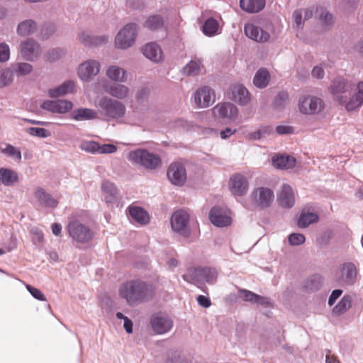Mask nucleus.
Wrapping results in <instances>:
<instances>
[{
	"instance_id": "3c124183",
	"label": "nucleus",
	"mask_w": 363,
	"mask_h": 363,
	"mask_svg": "<svg viewBox=\"0 0 363 363\" xmlns=\"http://www.w3.org/2000/svg\"><path fill=\"white\" fill-rule=\"evenodd\" d=\"M289 242L291 245H299L303 244L305 240V236L301 233H291L289 238Z\"/></svg>"
},
{
	"instance_id": "79ce46f5",
	"label": "nucleus",
	"mask_w": 363,
	"mask_h": 363,
	"mask_svg": "<svg viewBox=\"0 0 363 363\" xmlns=\"http://www.w3.org/2000/svg\"><path fill=\"white\" fill-rule=\"evenodd\" d=\"M163 18L160 15L149 16L144 23V26L150 30H157L163 26Z\"/></svg>"
},
{
	"instance_id": "f8f14e48",
	"label": "nucleus",
	"mask_w": 363,
	"mask_h": 363,
	"mask_svg": "<svg viewBox=\"0 0 363 363\" xmlns=\"http://www.w3.org/2000/svg\"><path fill=\"white\" fill-rule=\"evenodd\" d=\"M167 177L173 184L182 186L186 180V169L181 163H172L168 168Z\"/></svg>"
},
{
	"instance_id": "a19ab883",
	"label": "nucleus",
	"mask_w": 363,
	"mask_h": 363,
	"mask_svg": "<svg viewBox=\"0 0 363 363\" xmlns=\"http://www.w3.org/2000/svg\"><path fill=\"white\" fill-rule=\"evenodd\" d=\"M352 305V298L349 295L344 296L338 303L334 307L333 312L336 314H342L347 311Z\"/></svg>"
},
{
	"instance_id": "09e8293b",
	"label": "nucleus",
	"mask_w": 363,
	"mask_h": 363,
	"mask_svg": "<svg viewBox=\"0 0 363 363\" xmlns=\"http://www.w3.org/2000/svg\"><path fill=\"white\" fill-rule=\"evenodd\" d=\"M32 66L28 63H18L14 67V71L19 75H26L31 72Z\"/></svg>"
},
{
	"instance_id": "f257e3e1",
	"label": "nucleus",
	"mask_w": 363,
	"mask_h": 363,
	"mask_svg": "<svg viewBox=\"0 0 363 363\" xmlns=\"http://www.w3.org/2000/svg\"><path fill=\"white\" fill-rule=\"evenodd\" d=\"M353 84L350 82L339 78L330 86V93L335 101L345 106L347 111H353L363 104V82L357 84V92L352 95Z\"/></svg>"
},
{
	"instance_id": "9b49d317",
	"label": "nucleus",
	"mask_w": 363,
	"mask_h": 363,
	"mask_svg": "<svg viewBox=\"0 0 363 363\" xmlns=\"http://www.w3.org/2000/svg\"><path fill=\"white\" fill-rule=\"evenodd\" d=\"M228 186L233 195L242 196L247 193L249 183L244 175L235 174L230 177Z\"/></svg>"
},
{
	"instance_id": "20e7f679",
	"label": "nucleus",
	"mask_w": 363,
	"mask_h": 363,
	"mask_svg": "<svg viewBox=\"0 0 363 363\" xmlns=\"http://www.w3.org/2000/svg\"><path fill=\"white\" fill-rule=\"evenodd\" d=\"M297 106L299 112L303 115H318L324 110L325 102L316 96L304 94L299 97Z\"/></svg>"
},
{
	"instance_id": "a211bd4d",
	"label": "nucleus",
	"mask_w": 363,
	"mask_h": 363,
	"mask_svg": "<svg viewBox=\"0 0 363 363\" xmlns=\"http://www.w3.org/2000/svg\"><path fill=\"white\" fill-rule=\"evenodd\" d=\"M213 112L216 116L235 120L238 116V109L231 103H221L213 108Z\"/></svg>"
},
{
	"instance_id": "72a5a7b5",
	"label": "nucleus",
	"mask_w": 363,
	"mask_h": 363,
	"mask_svg": "<svg viewBox=\"0 0 363 363\" xmlns=\"http://www.w3.org/2000/svg\"><path fill=\"white\" fill-rule=\"evenodd\" d=\"M219 23L214 18L206 19L202 26L203 33L208 37L214 36L219 33Z\"/></svg>"
},
{
	"instance_id": "de8ad7c7",
	"label": "nucleus",
	"mask_w": 363,
	"mask_h": 363,
	"mask_svg": "<svg viewBox=\"0 0 363 363\" xmlns=\"http://www.w3.org/2000/svg\"><path fill=\"white\" fill-rule=\"evenodd\" d=\"M79 147L81 150L92 154L97 153L99 143L95 141H83L81 143Z\"/></svg>"
},
{
	"instance_id": "ddd939ff",
	"label": "nucleus",
	"mask_w": 363,
	"mask_h": 363,
	"mask_svg": "<svg viewBox=\"0 0 363 363\" xmlns=\"http://www.w3.org/2000/svg\"><path fill=\"white\" fill-rule=\"evenodd\" d=\"M99 62L89 60L79 66L78 76L83 81H89L99 72Z\"/></svg>"
},
{
	"instance_id": "423d86ee",
	"label": "nucleus",
	"mask_w": 363,
	"mask_h": 363,
	"mask_svg": "<svg viewBox=\"0 0 363 363\" xmlns=\"http://www.w3.org/2000/svg\"><path fill=\"white\" fill-rule=\"evenodd\" d=\"M99 106L105 116L111 118H121L125 113V107L121 102L106 96L100 99Z\"/></svg>"
},
{
	"instance_id": "6ab92c4d",
	"label": "nucleus",
	"mask_w": 363,
	"mask_h": 363,
	"mask_svg": "<svg viewBox=\"0 0 363 363\" xmlns=\"http://www.w3.org/2000/svg\"><path fill=\"white\" fill-rule=\"evenodd\" d=\"M244 31L249 38L258 43L267 42L270 38L267 32L252 23L245 24Z\"/></svg>"
},
{
	"instance_id": "393cba45",
	"label": "nucleus",
	"mask_w": 363,
	"mask_h": 363,
	"mask_svg": "<svg viewBox=\"0 0 363 363\" xmlns=\"http://www.w3.org/2000/svg\"><path fill=\"white\" fill-rule=\"evenodd\" d=\"M34 196L39 203L46 208H55L59 201L54 199L51 194L47 193L43 188L38 187L34 191Z\"/></svg>"
},
{
	"instance_id": "49530a36",
	"label": "nucleus",
	"mask_w": 363,
	"mask_h": 363,
	"mask_svg": "<svg viewBox=\"0 0 363 363\" xmlns=\"http://www.w3.org/2000/svg\"><path fill=\"white\" fill-rule=\"evenodd\" d=\"M13 82V72L4 69L0 72V87H4Z\"/></svg>"
},
{
	"instance_id": "69168bd1",
	"label": "nucleus",
	"mask_w": 363,
	"mask_h": 363,
	"mask_svg": "<svg viewBox=\"0 0 363 363\" xmlns=\"http://www.w3.org/2000/svg\"><path fill=\"white\" fill-rule=\"evenodd\" d=\"M325 362L326 363H340L339 359L335 356L330 354V352H328V353L326 354Z\"/></svg>"
},
{
	"instance_id": "bf43d9fd",
	"label": "nucleus",
	"mask_w": 363,
	"mask_h": 363,
	"mask_svg": "<svg viewBox=\"0 0 363 363\" xmlns=\"http://www.w3.org/2000/svg\"><path fill=\"white\" fill-rule=\"evenodd\" d=\"M303 13L302 10L295 11L293 13V18L296 26L300 27L304 21H302Z\"/></svg>"
},
{
	"instance_id": "8fccbe9b",
	"label": "nucleus",
	"mask_w": 363,
	"mask_h": 363,
	"mask_svg": "<svg viewBox=\"0 0 363 363\" xmlns=\"http://www.w3.org/2000/svg\"><path fill=\"white\" fill-rule=\"evenodd\" d=\"M27 133L30 135L40 138H47L49 136L48 131L43 128L31 127L27 129Z\"/></svg>"
},
{
	"instance_id": "e433bc0d",
	"label": "nucleus",
	"mask_w": 363,
	"mask_h": 363,
	"mask_svg": "<svg viewBox=\"0 0 363 363\" xmlns=\"http://www.w3.org/2000/svg\"><path fill=\"white\" fill-rule=\"evenodd\" d=\"M79 38L80 41L85 45H98L106 43L108 40L105 36H93L85 32L81 33L79 35Z\"/></svg>"
},
{
	"instance_id": "39448f33",
	"label": "nucleus",
	"mask_w": 363,
	"mask_h": 363,
	"mask_svg": "<svg viewBox=\"0 0 363 363\" xmlns=\"http://www.w3.org/2000/svg\"><path fill=\"white\" fill-rule=\"evenodd\" d=\"M67 230L73 241L80 244L89 242L94 235V232L88 225L83 224L78 220L69 221Z\"/></svg>"
},
{
	"instance_id": "58836bf2",
	"label": "nucleus",
	"mask_w": 363,
	"mask_h": 363,
	"mask_svg": "<svg viewBox=\"0 0 363 363\" xmlns=\"http://www.w3.org/2000/svg\"><path fill=\"white\" fill-rule=\"evenodd\" d=\"M270 75L266 69H259L253 79L254 84L258 88H264L269 84Z\"/></svg>"
},
{
	"instance_id": "c9c22d12",
	"label": "nucleus",
	"mask_w": 363,
	"mask_h": 363,
	"mask_svg": "<svg viewBox=\"0 0 363 363\" xmlns=\"http://www.w3.org/2000/svg\"><path fill=\"white\" fill-rule=\"evenodd\" d=\"M202 69H203V65L201 60L194 59L184 67L183 72L188 76H196L201 73Z\"/></svg>"
},
{
	"instance_id": "a878e982",
	"label": "nucleus",
	"mask_w": 363,
	"mask_h": 363,
	"mask_svg": "<svg viewBox=\"0 0 363 363\" xmlns=\"http://www.w3.org/2000/svg\"><path fill=\"white\" fill-rule=\"evenodd\" d=\"M232 99L240 105H246L250 100L247 89L241 84H235L231 89Z\"/></svg>"
},
{
	"instance_id": "e2e57ef3",
	"label": "nucleus",
	"mask_w": 363,
	"mask_h": 363,
	"mask_svg": "<svg viewBox=\"0 0 363 363\" xmlns=\"http://www.w3.org/2000/svg\"><path fill=\"white\" fill-rule=\"evenodd\" d=\"M236 133V130H233L231 128H227L224 130L221 131L220 135L221 138L223 139H227L230 135L235 134Z\"/></svg>"
},
{
	"instance_id": "f03ea898",
	"label": "nucleus",
	"mask_w": 363,
	"mask_h": 363,
	"mask_svg": "<svg viewBox=\"0 0 363 363\" xmlns=\"http://www.w3.org/2000/svg\"><path fill=\"white\" fill-rule=\"evenodd\" d=\"M118 293L129 305H135L151 300L155 296V289L143 280L133 279L123 283Z\"/></svg>"
},
{
	"instance_id": "dca6fc26",
	"label": "nucleus",
	"mask_w": 363,
	"mask_h": 363,
	"mask_svg": "<svg viewBox=\"0 0 363 363\" xmlns=\"http://www.w3.org/2000/svg\"><path fill=\"white\" fill-rule=\"evenodd\" d=\"M73 107L71 101L64 99L47 100L43 102L42 108L48 111L58 113H65Z\"/></svg>"
},
{
	"instance_id": "cd10ccee",
	"label": "nucleus",
	"mask_w": 363,
	"mask_h": 363,
	"mask_svg": "<svg viewBox=\"0 0 363 363\" xmlns=\"http://www.w3.org/2000/svg\"><path fill=\"white\" fill-rule=\"evenodd\" d=\"M107 77L113 82H125L127 81V72L116 65H111L106 70Z\"/></svg>"
},
{
	"instance_id": "6e6552de",
	"label": "nucleus",
	"mask_w": 363,
	"mask_h": 363,
	"mask_svg": "<svg viewBox=\"0 0 363 363\" xmlns=\"http://www.w3.org/2000/svg\"><path fill=\"white\" fill-rule=\"evenodd\" d=\"M250 198L256 207L264 209L270 206L274 195L273 191L269 188L258 187L252 191Z\"/></svg>"
},
{
	"instance_id": "5fc2aeb1",
	"label": "nucleus",
	"mask_w": 363,
	"mask_h": 363,
	"mask_svg": "<svg viewBox=\"0 0 363 363\" xmlns=\"http://www.w3.org/2000/svg\"><path fill=\"white\" fill-rule=\"evenodd\" d=\"M10 49L7 44H0V61L6 62L9 59Z\"/></svg>"
},
{
	"instance_id": "680f3d73",
	"label": "nucleus",
	"mask_w": 363,
	"mask_h": 363,
	"mask_svg": "<svg viewBox=\"0 0 363 363\" xmlns=\"http://www.w3.org/2000/svg\"><path fill=\"white\" fill-rule=\"evenodd\" d=\"M311 73L313 77L317 79H322L324 76L323 69L320 66H315Z\"/></svg>"
},
{
	"instance_id": "ea45409f",
	"label": "nucleus",
	"mask_w": 363,
	"mask_h": 363,
	"mask_svg": "<svg viewBox=\"0 0 363 363\" xmlns=\"http://www.w3.org/2000/svg\"><path fill=\"white\" fill-rule=\"evenodd\" d=\"M36 23L32 20H26L18 24L17 32L21 36L31 35L36 30Z\"/></svg>"
},
{
	"instance_id": "473e14b6",
	"label": "nucleus",
	"mask_w": 363,
	"mask_h": 363,
	"mask_svg": "<svg viewBox=\"0 0 363 363\" xmlns=\"http://www.w3.org/2000/svg\"><path fill=\"white\" fill-rule=\"evenodd\" d=\"M273 165L279 169H291L296 165V159L291 156H275L272 159Z\"/></svg>"
},
{
	"instance_id": "052dcab7",
	"label": "nucleus",
	"mask_w": 363,
	"mask_h": 363,
	"mask_svg": "<svg viewBox=\"0 0 363 363\" xmlns=\"http://www.w3.org/2000/svg\"><path fill=\"white\" fill-rule=\"evenodd\" d=\"M199 304L204 308H208L211 305V300L203 295H199L196 298Z\"/></svg>"
},
{
	"instance_id": "13d9d810",
	"label": "nucleus",
	"mask_w": 363,
	"mask_h": 363,
	"mask_svg": "<svg viewBox=\"0 0 363 363\" xmlns=\"http://www.w3.org/2000/svg\"><path fill=\"white\" fill-rule=\"evenodd\" d=\"M342 291L340 289H335L333 291L328 299V304L332 306L336 300L342 295Z\"/></svg>"
},
{
	"instance_id": "4d7b16f0",
	"label": "nucleus",
	"mask_w": 363,
	"mask_h": 363,
	"mask_svg": "<svg viewBox=\"0 0 363 363\" xmlns=\"http://www.w3.org/2000/svg\"><path fill=\"white\" fill-rule=\"evenodd\" d=\"M276 130L279 135L291 134L294 133V128L289 125H278Z\"/></svg>"
},
{
	"instance_id": "5701e85b",
	"label": "nucleus",
	"mask_w": 363,
	"mask_h": 363,
	"mask_svg": "<svg viewBox=\"0 0 363 363\" xmlns=\"http://www.w3.org/2000/svg\"><path fill=\"white\" fill-rule=\"evenodd\" d=\"M143 55L155 62H159L164 58L161 48L155 43H149L145 45L142 48Z\"/></svg>"
},
{
	"instance_id": "aec40b11",
	"label": "nucleus",
	"mask_w": 363,
	"mask_h": 363,
	"mask_svg": "<svg viewBox=\"0 0 363 363\" xmlns=\"http://www.w3.org/2000/svg\"><path fill=\"white\" fill-rule=\"evenodd\" d=\"M279 204L286 208H291L295 203V196L292 188L288 184H284L277 196Z\"/></svg>"
},
{
	"instance_id": "2f4dec72",
	"label": "nucleus",
	"mask_w": 363,
	"mask_h": 363,
	"mask_svg": "<svg viewBox=\"0 0 363 363\" xmlns=\"http://www.w3.org/2000/svg\"><path fill=\"white\" fill-rule=\"evenodd\" d=\"M75 89V84L73 81H67L58 87L50 89L49 95L51 97H58L68 93H72Z\"/></svg>"
},
{
	"instance_id": "603ef678",
	"label": "nucleus",
	"mask_w": 363,
	"mask_h": 363,
	"mask_svg": "<svg viewBox=\"0 0 363 363\" xmlns=\"http://www.w3.org/2000/svg\"><path fill=\"white\" fill-rule=\"evenodd\" d=\"M117 150V147L116 145L112 144H104L100 145L99 144V150H97V153L99 154H111L116 152Z\"/></svg>"
},
{
	"instance_id": "1a4fd4ad",
	"label": "nucleus",
	"mask_w": 363,
	"mask_h": 363,
	"mask_svg": "<svg viewBox=\"0 0 363 363\" xmlns=\"http://www.w3.org/2000/svg\"><path fill=\"white\" fill-rule=\"evenodd\" d=\"M189 221V215L186 211L180 210L172 215L171 225L174 231L186 238L191 233Z\"/></svg>"
},
{
	"instance_id": "4be33fe9",
	"label": "nucleus",
	"mask_w": 363,
	"mask_h": 363,
	"mask_svg": "<svg viewBox=\"0 0 363 363\" xmlns=\"http://www.w3.org/2000/svg\"><path fill=\"white\" fill-rule=\"evenodd\" d=\"M150 323L153 330L158 334L165 333L172 327L170 319L157 314L152 316Z\"/></svg>"
},
{
	"instance_id": "a18cd8bd",
	"label": "nucleus",
	"mask_w": 363,
	"mask_h": 363,
	"mask_svg": "<svg viewBox=\"0 0 363 363\" xmlns=\"http://www.w3.org/2000/svg\"><path fill=\"white\" fill-rule=\"evenodd\" d=\"M315 15L318 16L319 19L325 25H330L333 23L332 14L322 7L316 9Z\"/></svg>"
},
{
	"instance_id": "f704fd0d",
	"label": "nucleus",
	"mask_w": 363,
	"mask_h": 363,
	"mask_svg": "<svg viewBox=\"0 0 363 363\" xmlns=\"http://www.w3.org/2000/svg\"><path fill=\"white\" fill-rule=\"evenodd\" d=\"M96 118V111L90 108H78L72 113V118L75 121L92 120Z\"/></svg>"
},
{
	"instance_id": "4468645a",
	"label": "nucleus",
	"mask_w": 363,
	"mask_h": 363,
	"mask_svg": "<svg viewBox=\"0 0 363 363\" xmlns=\"http://www.w3.org/2000/svg\"><path fill=\"white\" fill-rule=\"evenodd\" d=\"M201 276L206 281L213 284L217 279V273L215 269L211 268L191 269L188 274L182 276L183 279L189 282L194 279L196 277Z\"/></svg>"
},
{
	"instance_id": "9d476101",
	"label": "nucleus",
	"mask_w": 363,
	"mask_h": 363,
	"mask_svg": "<svg viewBox=\"0 0 363 363\" xmlns=\"http://www.w3.org/2000/svg\"><path fill=\"white\" fill-rule=\"evenodd\" d=\"M192 99L196 108H203L211 106L215 102L216 95L211 87L203 86L194 92Z\"/></svg>"
},
{
	"instance_id": "0eeeda50",
	"label": "nucleus",
	"mask_w": 363,
	"mask_h": 363,
	"mask_svg": "<svg viewBox=\"0 0 363 363\" xmlns=\"http://www.w3.org/2000/svg\"><path fill=\"white\" fill-rule=\"evenodd\" d=\"M136 35L135 23L125 25L117 34L115 38V46L119 49H127L131 47L135 43Z\"/></svg>"
},
{
	"instance_id": "bb28decb",
	"label": "nucleus",
	"mask_w": 363,
	"mask_h": 363,
	"mask_svg": "<svg viewBox=\"0 0 363 363\" xmlns=\"http://www.w3.org/2000/svg\"><path fill=\"white\" fill-rule=\"evenodd\" d=\"M104 89L106 93L119 99H125L129 94V89L121 84H107Z\"/></svg>"
},
{
	"instance_id": "6e6d98bb",
	"label": "nucleus",
	"mask_w": 363,
	"mask_h": 363,
	"mask_svg": "<svg viewBox=\"0 0 363 363\" xmlns=\"http://www.w3.org/2000/svg\"><path fill=\"white\" fill-rule=\"evenodd\" d=\"M62 55V52L60 50L54 49L46 55V60L48 61H54L57 59H58Z\"/></svg>"
},
{
	"instance_id": "864d4df0",
	"label": "nucleus",
	"mask_w": 363,
	"mask_h": 363,
	"mask_svg": "<svg viewBox=\"0 0 363 363\" xmlns=\"http://www.w3.org/2000/svg\"><path fill=\"white\" fill-rule=\"evenodd\" d=\"M26 287L35 298L40 301L46 300L45 295L38 289L35 288L29 284L26 285Z\"/></svg>"
},
{
	"instance_id": "7c9ffc66",
	"label": "nucleus",
	"mask_w": 363,
	"mask_h": 363,
	"mask_svg": "<svg viewBox=\"0 0 363 363\" xmlns=\"http://www.w3.org/2000/svg\"><path fill=\"white\" fill-rule=\"evenodd\" d=\"M18 181V174L10 169L0 168V183L5 186H13Z\"/></svg>"
},
{
	"instance_id": "774afa93",
	"label": "nucleus",
	"mask_w": 363,
	"mask_h": 363,
	"mask_svg": "<svg viewBox=\"0 0 363 363\" xmlns=\"http://www.w3.org/2000/svg\"><path fill=\"white\" fill-rule=\"evenodd\" d=\"M262 138H263V135L259 130L249 134V138L252 140H259Z\"/></svg>"
},
{
	"instance_id": "37998d69",
	"label": "nucleus",
	"mask_w": 363,
	"mask_h": 363,
	"mask_svg": "<svg viewBox=\"0 0 363 363\" xmlns=\"http://www.w3.org/2000/svg\"><path fill=\"white\" fill-rule=\"evenodd\" d=\"M318 217L315 213H301L298 220V225L300 228H306L310 224L317 222Z\"/></svg>"
},
{
	"instance_id": "7ed1b4c3",
	"label": "nucleus",
	"mask_w": 363,
	"mask_h": 363,
	"mask_svg": "<svg viewBox=\"0 0 363 363\" xmlns=\"http://www.w3.org/2000/svg\"><path fill=\"white\" fill-rule=\"evenodd\" d=\"M128 159L133 163L147 169H155L161 164V159L157 155L143 149L130 151L128 154Z\"/></svg>"
},
{
	"instance_id": "c03bdc74",
	"label": "nucleus",
	"mask_w": 363,
	"mask_h": 363,
	"mask_svg": "<svg viewBox=\"0 0 363 363\" xmlns=\"http://www.w3.org/2000/svg\"><path fill=\"white\" fill-rule=\"evenodd\" d=\"M1 152L5 155L13 157L18 162H20L21 160V152L20 150L16 148L10 144H6V147L2 148Z\"/></svg>"
},
{
	"instance_id": "c85d7f7f",
	"label": "nucleus",
	"mask_w": 363,
	"mask_h": 363,
	"mask_svg": "<svg viewBox=\"0 0 363 363\" xmlns=\"http://www.w3.org/2000/svg\"><path fill=\"white\" fill-rule=\"evenodd\" d=\"M265 0H240V8L250 13L262 11L265 6Z\"/></svg>"
},
{
	"instance_id": "412c9836",
	"label": "nucleus",
	"mask_w": 363,
	"mask_h": 363,
	"mask_svg": "<svg viewBox=\"0 0 363 363\" xmlns=\"http://www.w3.org/2000/svg\"><path fill=\"white\" fill-rule=\"evenodd\" d=\"M357 271L356 267L352 263L344 264L341 270V276L337 281L342 284L352 285L357 279Z\"/></svg>"
},
{
	"instance_id": "4c0bfd02",
	"label": "nucleus",
	"mask_w": 363,
	"mask_h": 363,
	"mask_svg": "<svg viewBox=\"0 0 363 363\" xmlns=\"http://www.w3.org/2000/svg\"><path fill=\"white\" fill-rule=\"evenodd\" d=\"M101 189L104 194H106L105 201L106 203H112L116 200L118 191L113 183L108 181L104 182L101 185Z\"/></svg>"
},
{
	"instance_id": "2eb2a0df",
	"label": "nucleus",
	"mask_w": 363,
	"mask_h": 363,
	"mask_svg": "<svg viewBox=\"0 0 363 363\" xmlns=\"http://www.w3.org/2000/svg\"><path fill=\"white\" fill-rule=\"evenodd\" d=\"M209 219L216 226L225 227L232 222L230 212L219 207H213L210 211Z\"/></svg>"
},
{
	"instance_id": "0e129e2a",
	"label": "nucleus",
	"mask_w": 363,
	"mask_h": 363,
	"mask_svg": "<svg viewBox=\"0 0 363 363\" xmlns=\"http://www.w3.org/2000/svg\"><path fill=\"white\" fill-rule=\"evenodd\" d=\"M123 326L128 333H131L133 332V323L128 318H125Z\"/></svg>"
},
{
	"instance_id": "338daca9",
	"label": "nucleus",
	"mask_w": 363,
	"mask_h": 363,
	"mask_svg": "<svg viewBox=\"0 0 363 363\" xmlns=\"http://www.w3.org/2000/svg\"><path fill=\"white\" fill-rule=\"evenodd\" d=\"M259 130L261 132L263 137H264L265 135H269L272 132V128L269 125L262 126Z\"/></svg>"
},
{
	"instance_id": "f3484780",
	"label": "nucleus",
	"mask_w": 363,
	"mask_h": 363,
	"mask_svg": "<svg viewBox=\"0 0 363 363\" xmlns=\"http://www.w3.org/2000/svg\"><path fill=\"white\" fill-rule=\"evenodd\" d=\"M20 50L24 59L31 61L35 59L40 52L38 43L30 38L21 43Z\"/></svg>"
},
{
	"instance_id": "b1692460",
	"label": "nucleus",
	"mask_w": 363,
	"mask_h": 363,
	"mask_svg": "<svg viewBox=\"0 0 363 363\" xmlns=\"http://www.w3.org/2000/svg\"><path fill=\"white\" fill-rule=\"evenodd\" d=\"M128 210L131 219L138 224L144 225L150 222L149 213L143 208L130 205Z\"/></svg>"
},
{
	"instance_id": "c756f323",
	"label": "nucleus",
	"mask_w": 363,
	"mask_h": 363,
	"mask_svg": "<svg viewBox=\"0 0 363 363\" xmlns=\"http://www.w3.org/2000/svg\"><path fill=\"white\" fill-rule=\"evenodd\" d=\"M239 293L242 294V297L244 301H249L251 303H255L262 306H268L269 304V300L268 298L257 295L250 291L246 289L239 290Z\"/></svg>"
}]
</instances>
